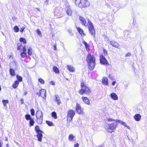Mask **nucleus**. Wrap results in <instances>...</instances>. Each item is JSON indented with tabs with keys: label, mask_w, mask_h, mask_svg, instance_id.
<instances>
[{
	"label": "nucleus",
	"mask_w": 147,
	"mask_h": 147,
	"mask_svg": "<svg viewBox=\"0 0 147 147\" xmlns=\"http://www.w3.org/2000/svg\"><path fill=\"white\" fill-rule=\"evenodd\" d=\"M80 89L78 91L80 95L84 94L89 95L91 93V90L90 87L86 84V81H82L80 82Z\"/></svg>",
	"instance_id": "1"
},
{
	"label": "nucleus",
	"mask_w": 147,
	"mask_h": 147,
	"mask_svg": "<svg viewBox=\"0 0 147 147\" xmlns=\"http://www.w3.org/2000/svg\"><path fill=\"white\" fill-rule=\"evenodd\" d=\"M107 120H108V121L110 122H111L112 121H115V119H111V118H108L107 119Z\"/></svg>",
	"instance_id": "44"
},
{
	"label": "nucleus",
	"mask_w": 147,
	"mask_h": 147,
	"mask_svg": "<svg viewBox=\"0 0 147 147\" xmlns=\"http://www.w3.org/2000/svg\"><path fill=\"white\" fill-rule=\"evenodd\" d=\"M141 116L139 114H136L134 116V119L136 121H139L141 119Z\"/></svg>",
	"instance_id": "21"
},
{
	"label": "nucleus",
	"mask_w": 147,
	"mask_h": 147,
	"mask_svg": "<svg viewBox=\"0 0 147 147\" xmlns=\"http://www.w3.org/2000/svg\"><path fill=\"white\" fill-rule=\"evenodd\" d=\"M79 20L82 26H87L88 25L86 19L82 16H80L79 17Z\"/></svg>",
	"instance_id": "12"
},
{
	"label": "nucleus",
	"mask_w": 147,
	"mask_h": 147,
	"mask_svg": "<svg viewBox=\"0 0 147 147\" xmlns=\"http://www.w3.org/2000/svg\"><path fill=\"white\" fill-rule=\"evenodd\" d=\"M75 3L80 8H86L90 5V3L88 0H75Z\"/></svg>",
	"instance_id": "3"
},
{
	"label": "nucleus",
	"mask_w": 147,
	"mask_h": 147,
	"mask_svg": "<svg viewBox=\"0 0 147 147\" xmlns=\"http://www.w3.org/2000/svg\"><path fill=\"white\" fill-rule=\"evenodd\" d=\"M28 120H30L29 123L30 126H31L34 125L35 123L34 121L31 117L30 115L28 114Z\"/></svg>",
	"instance_id": "20"
},
{
	"label": "nucleus",
	"mask_w": 147,
	"mask_h": 147,
	"mask_svg": "<svg viewBox=\"0 0 147 147\" xmlns=\"http://www.w3.org/2000/svg\"><path fill=\"white\" fill-rule=\"evenodd\" d=\"M111 98L114 100H117L118 99V97L116 94L114 93H112L110 94Z\"/></svg>",
	"instance_id": "23"
},
{
	"label": "nucleus",
	"mask_w": 147,
	"mask_h": 147,
	"mask_svg": "<svg viewBox=\"0 0 147 147\" xmlns=\"http://www.w3.org/2000/svg\"><path fill=\"white\" fill-rule=\"evenodd\" d=\"M105 36L106 37H107V38H108L106 36Z\"/></svg>",
	"instance_id": "57"
},
{
	"label": "nucleus",
	"mask_w": 147,
	"mask_h": 147,
	"mask_svg": "<svg viewBox=\"0 0 147 147\" xmlns=\"http://www.w3.org/2000/svg\"><path fill=\"white\" fill-rule=\"evenodd\" d=\"M36 9H37L38 10H39V11H40V10H39V8H36Z\"/></svg>",
	"instance_id": "56"
},
{
	"label": "nucleus",
	"mask_w": 147,
	"mask_h": 147,
	"mask_svg": "<svg viewBox=\"0 0 147 147\" xmlns=\"http://www.w3.org/2000/svg\"><path fill=\"white\" fill-rule=\"evenodd\" d=\"M51 116L55 119H57V114L55 112H53L52 113Z\"/></svg>",
	"instance_id": "32"
},
{
	"label": "nucleus",
	"mask_w": 147,
	"mask_h": 147,
	"mask_svg": "<svg viewBox=\"0 0 147 147\" xmlns=\"http://www.w3.org/2000/svg\"><path fill=\"white\" fill-rule=\"evenodd\" d=\"M36 122L39 124H41L42 122L43 114L41 111H37L36 114Z\"/></svg>",
	"instance_id": "7"
},
{
	"label": "nucleus",
	"mask_w": 147,
	"mask_h": 147,
	"mask_svg": "<svg viewBox=\"0 0 147 147\" xmlns=\"http://www.w3.org/2000/svg\"><path fill=\"white\" fill-rule=\"evenodd\" d=\"M79 146V144L78 143H76L74 144V147H78Z\"/></svg>",
	"instance_id": "48"
},
{
	"label": "nucleus",
	"mask_w": 147,
	"mask_h": 147,
	"mask_svg": "<svg viewBox=\"0 0 147 147\" xmlns=\"http://www.w3.org/2000/svg\"><path fill=\"white\" fill-rule=\"evenodd\" d=\"M6 146L7 147H9V144H6Z\"/></svg>",
	"instance_id": "55"
},
{
	"label": "nucleus",
	"mask_w": 147,
	"mask_h": 147,
	"mask_svg": "<svg viewBox=\"0 0 147 147\" xmlns=\"http://www.w3.org/2000/svg\"><path fill=\"white\" fill-rule=\"evenodd\" d=\"M117 125L118 124L116 122L107 124L105 126V128L108 133H112L115 130Z\"/></svg>",
	"instance_id": "4"
},
{
	"label": "nucleus",
	"mask_w": 147,
	"mask_h": 147,
	"mask_svg": "<svg viewBox=\"0 0 147 147\" xmlns=\"http://www.w3.org/2000/svg\"><path fill=\"white\" fill-rule=\"evenodd\" d=\"M131 54L129 52L127 53L125 55V57H129L131 56Z\"/></svg>",
	"instance_id": "45"
},
{
	"label": "nucleus",
	"mask_w": 147,
	"mask_h": 147,
	"mask_svg": "<svg viewBox=\"0 0 147 147\" xmlns=\"http://www.w3.org/2000/svg\"><path fill=\"white\" fill-rule=\"evenodd\" d=\"M26 119L27 120H28V115H25Z\"/></svg>",
	"instance_id": "52"
},
{
	"label": "nucleus",
	"mask_w": 147,
	"mask_h": 147,
	"mask_svg": "<svg viewBox=\"0 0 147 147\" xmlns=\"http://www.w3.org/2000/svg\"><path fill=\"white\" fill-rule=\"evenodd\" d=\"M82 99L85 104L88 105H90V100L88 97L85 96H82Z\"/></svg>",
	"instance_id": "16"
},
{
	"label": "nucleus",
	"mask_w": 147,
	"mask_h": 147,
	"mask_svg": "<svg viewBox=\"0 0 147 147\" xmlns=\"http://www.w3.org/2000/svg\"><path fill=\"white\" fill-rule=\"evenodd\" d=\"M19 84V82L18 81H16L15 82L14 84H13V88H16L18 85Z\"/></svg>",
	"instance_id": "29"
},
{
	"label": "nucleus",
	"mask_w": 147,
	"mask_h": 147,
	"mask_svg": "<svg viewBox=\"0 0 147 147\" xmlns=\"http://www.w3.org/2000/svg\"><path fill=\"white\" fill-rule=\"evenodd\" d=\"M103 51L104 56H106L108 55L107 51L105 49H103Z\"/></svg>",
	"instance_id": "40"
},
{
	"label": "nucleus",
	"mask_w": 147,
	"mask_h": 147,
	"mask_svg": "<svg viewBox=\"0 0 147 147\" xmlns=\"http://www.w3.org/2000/svg\"><path fill=\"white\" fill-rule=\"evenodd\" d=\"M65 10L67 14L69 16H71L72 14V11L70 7V6L68 4L65 5Z\"/></svg>",
	"instance_id": "11"
},
{
	"label": "nucleus",
	"mask_w": 147,
	"mask_h": 147,
	"mask_svg": "<svg viewBox=\"0 0 147 147\" xmlns=\"http://www.w3.org/2000/svg\"><path fill=\"white\" fill-rule=\"evenodd\" d=\"M32 50L30 48L28 49V55H31L32 54Z\"/></svg>",
	"instance_id": "41"
},
{
	"label": "nucleus",
	"mask_w": 147,
	"mask_h": 147,
	"mask_svg": "<svg viewBox=\"0 0 147 147\" xmlns=\"http://www.w3.org/2000/svg\"><path fill=\"white\" fill-rule=\"evenodd\" d=\"M14 69H10V74L12 76H15V75Z\"/></svg>",
	"instance_id": "34"
},
{
	"label": "nucleus",
	"mask_w": 147,
	"mask_h": 147,
	"mask_svg": "<svg viewBox=\"0 0 147 147\" xmlns=\"http://www.w3.org/2000/svg\"><path fill=\"white\" fill-rule=\"evenodd\" d=\"M26 48H25L24 47V48L23 52L21 54V55L23 57H24L26 56Z\"/></svg>",
	"instance_id": "31"
},
{
	"label": "nucleus",
	"mask_w": 147,
	"mask_h": 147,
	"mask_svg": "<svg viewBox=\"0 0 147 147\" xmlns=\"http://www.w3.org/2000/svg\"><path fill=\"white\" fill-rule=\"evenodd\" d=\"M36 94L39 96H41L45 100L46 98V91L45 89H41L40 90L39 92H36Z\"/></svg>",
	"instance_id": "9"
},
{
	"label": "nucleus",
	"mask_w": 147,
	"mask_h": 147,
	"mask_svg": "<svg viewBox=\"0 0 147 147\" xmlns=\"http://www.w3.org/2000/svg\"><path fill=\"white\" fill-rule=\"evenodd\" d=\"M109 78L111 79L112 80H113V78L112 77H111V75L110 74H109Z\"/></svg>",
	"instance_id": "49"
},
{
	"label": "nucleus",
	"mask_w": 147,
	"mask_h": 147,
	"mask_svg": "<svg viewBox=\"0 0 147 147\" xmlns=\"http://www.w3.org/2000/svg\"><path fill=\"white\" fill-rule=\"evenodd\" d=\"M53 47H54V50H56V49H57V47H56V45H54L53 46Z\"/></svg>",
	"instance_id": "50"
},
{
	"label": "nucleus",
	"mask_w": 147,
	"mask_h": 147,
	"mask_svg": "<svg viewBox=\"0 0 147 147\" xmlns=\"http://www.w3.org/2000/svg\"><path fill=\"white\" fill-rule=\"evenodd\" d=\"M45 3H47V4H48V0H46V1H45Z\"/></svg>",
	"instance_id": "53"
},
{
	"label": "nucleus",
	"mask_w": 147,
	"mask_h": 147,
	"mask_svg": "<svg viewBox=\"0 0 147 147\" xmlns=\"http://www.w3.org/2000/svg\"><path fill=\"white\" fill-rule=\"evenodd\" d=\"M116 83V82L115 81H113L112 82V84L113 86H114L115 85V83Z\"/></svg>",
	"instance_id": "51"
},
{
	"label": "nucleus",
	"mask_w": 147,
	"mask_h": 147,
	"mask_svg": "<svg viewBox=\"0 0 147 147\" xmlns=\"http://www.w3.org/2000/svg\"><path fill=\"white\" fill-rule=\"evenodd\" d=\"M38 81L41 84H44L45 83L44 80L42 78H39L38 80Z\"/></svg>",
	"instance_id": "37"
},
{
	"label": "nucleus",
	"mask_w": 147,
	"mask_h": 147,
	"mask_svg": "<svg viewBox=\"0 0 147 147\" xmlns=\"http://www.w3.org/2000/svg\"><path fill=\"white\" fill-rule=\"evenodd\" d=\"M102 84L108 86L109 85V83L108 81V79L107 77H104L102 79Z\"/></svg>",
	"instance_id": "19"
},
{
	"label": "nucleus",
	"mask_w": 147,
	"mask_h": 147,
	"mask_svg": "<svg viewBox=\"0 0 147 147\" xmlns=\"http://www.w3.org/2000/svg\"><path fill=\"white\" fill-rule=\"evenodd\" d=\"M67 69L70 72H74L75 70V68L72 65H67Z\"/></svg>",
	"instance_id": "22"
},
{
	"label": "nucleus",
	"mask_w": 147,
	"mask_h": 147,
	"mask_svg": "<svg viewBox=\"0 0 147 147\" xmlns=\"http://www.w3.org/2000/svg\"><path fill=\"white\" fill-rule=\"evenodd\" d=\"M82 43L85 45V48L86 51L88 52H89L90 51V45L86 42L84 40L82 41Z\"/></svg>",
	"instance_id": "18"
},
{
	"label": "nucleus",
	"mask_w": 147,
	"mask_h": 147,
	"mask_svg": "<svg viewBox=\"0 0 147 147\" xmlns=\"http://www.w3.org/2000/svg\"><path fill=\"white\" fill-rule=\"evenodd\" d=\"M87 20L88 23L87 27L89 32L91 36L95 37L96 31L93 25L89 19L87 18Z\"/></svg>",
	"instance_id": "5"
},
{
	"label": "nucleus",
	"mask_w": 147,
	"mask_h": 147,
	"mask_svg": "<svg viewBox=\"0 0 147 147\" xmlns=\"http://www.w3.org/2000/svg\"><path fill=\"white\" fill-rule=\"evenodd\" d=\"M76 29L79 34L82 36H86V34L83 30L80 27H76Z\"/></svg>",
	"instance_id": "13"
},
{
	"label": "nucleus",
	"mask_w": 147,
	"mask_h": 147,
	"mask_svg": "<svg viewBox=\"0 0 147 147\" xmlns=\"http://www.w3.org/2000/svg\"><path fill=\"white\" fill-rule=\"evenodd\" d=\"M75 113L74 110L70 109L67 111V121L68 123L71 122L74 116L75 115Z\"/></svg>",
	"instance_id": "6"
},
{
	"label": "nucleus",
	"mask_w": 147,
	"mask_h": 147,
	"mask_svg": "<svg viewBox=\"0 0 147 147\" xmlns=\"http://www.w3.org/2000/svg\"><path fill=\"white\" fill-rule=\"evenodd\" d=\"M5 140L6 141H7L8 140V138H7V137H5Z\"/></svg>",
	"instance_id": "54"
},
{
	"label": "nucleus",
	"mask_w": 147,
	"mask_h": 147,
	"mask_svg": "<svg viewBox=\"0 0 147 147\" xmlns=\"http://www.w3.org/2000/svg\"><path fill=\"white\" fill-rule=\"evenodd\" d=\"M55 101L57 102L58 105H59L61 103V102L59 98V96L57 95L55 96Z\"/></svg>",
	"instance_id": "26"
},
{
	"label": "nucleus",
	"mask_w": 147,
	"mask_h": 147,
	"mask_svg": "<svg viewBox=\"0 0 147 147\" xmlns=\"http://www.w3.org/2000/svg\"><path fill=\"white\" fill-rule=\"evenodd\" d=\"M17 78L21 82L22 80V78L20 76L17 75L16 76Z\"/></svg>",
	"instance_id": "43"
},
{
	"label": "nucleus",
	"mask_w": 147,
	"mask_h": 147,
	"mask_svg": "<svg viewBox=\"0 0 147 147\" xmlns=\"http://www.w3.org/2000/svg\"><path fill=\"white\" fill-rule=\"evenodd\" d=\"M27 94V93H25V94L26 95Z\"/></svg>",
	"instance_id": "58"
},
{
	"label": "nucleus",
	"mask_w": 147,
	"mask_h": 147,
	"mask_svg": "<svg viewBox=\"0 0 147 147\" xmlns=\"http://www.w3.org/2000/svg\"><path fill=\"white\" fill-rule=\"evenodd\" d=\"M35 130L36 133L38 132H41L42 131L40 130V128L39 126L36 125L35 126Z\"/></svg>",
	"instance_id": "28"
},
{
	"label": "nucleus",
	"mask_w": 147,
	"mask_h": 147,
	"mask_svg": "<svg viewBox=\"0 0 147 147\" xmlns=\"http://www.w3.org/2000/svg\"><path fill=\"white\" fill-rule=\"evenodd\" d=\"M2 102L4 106H5L7 104L8 102V101L7 100H3L2 101Z\"/></svg>",
	"instance_id": "36"
},
{
	"label": "nucleus",
	"mask_w": 147,
	"mask_h": 147,
	"mask_svg": "<svg viewBox=\"0 0 147 147\" xmlns=\"http://www.w3.org/2000/svg\"><path fill=\"white\" fill-rule=\"evenodd\" d=\"M76 110L77 113L79 115H82L84 114V109L81 105L77 102L76 103Z\"/></svg>",
	"instance_id": "8"
},
{
	"label": "nucleus",
	"mask_w": 147,
	"mask_h": 147,
	"mask_svg": "<svg viewBox=\"0 0 147 147\" xmlns=\"http://www.w3.org/2000/svg\"><path fill=\"white\" fill-rule=\"evenodd\" d=\"M13 29L14 30V31L16 32H18L19 31V29L17 26H15L13 28Z\"/></svg>",
	"instance_id": "33"
},
{
	"label": "nucleus",
	"mask_w": 147,
	"mask_h": 147,
	"mask_svg": "<svg viewBox=\"0 0 147 147\" xmlns=\"http://www.w3.org/2000/svg\"><path fill=\"white\" fill-rule=\"evenodd\" d=\"M105 56L102 54L99 56V60L100 63L102 65H109V64L105 58Z\"/></svg>",
	"instance_id": "10"
},
{
	"label": "nucleus",
	"mask_w": 147,
	"mask_h": 147,
	"mask_svg": "<svg viewBox=\"0 0 147 147\" xmlns=\"http://www.w3.org/2000/svg\"><path fill=\"white\" fill-rule=\"evenodd\" d=\"M20 42H23V43L25 44L26 43V40L25 38H20Z\"/></svg>",
	"instance_id": "35"
},
{
	"label": "nucleus",
	"mask_w": 147,
	"mask_h": 147,
	"mask_svg": "<svg viewBox=\"0 0 147 147\" xmlns=\"http://www.w3.org/2000/svg\"><path fill=\"white\" fill-rule=\"evenodd\" d=\"M86 61L88 64V68L90 70L94 69L96 63V58L94 56L92 55L90 53H88L86 58Z\"/></svg>",
	"instance_id": "2"
},
{
	"label": "nucleus",
	"mask_w": 147,
	"mask_h": 147,
	"mask_svg": "<svg viewBox=\"0 0 147 147\" xmlns=\"http://www.w3.org/2000/svg\"><path fill=\"white\" fill-rule=\"evenodd\" d=\"M30 113L32 116H34L35 115V111L33 109H32L30 110Z\"/></svg>",
	"instance_id": "39"
},
{
	"label": "nucleus",
	"mask_w": 147,
	"mask_h": 147,
	"mask_svg": "<svg viewBox=\"0 0 147 147\" xmlns=\"http://www.w3.org/2000/svg\"><path fill=\"white\" fill-rule=\"evenodd\" d=\"M46 122L49 126H52L54 125V123L52 121H46Z\"/></svg>",
	"instance_id": "30"
},
{
	"label": "nucleus",
	"mask_w": 147,
	"mask_h": 147,
	"mask_svg": "<svg viewBox=\"0 0 147 147\" xmlns=\"http://www.w3.org/2000/svg\"><path fill=\"white\" fill-rule=\"evenodd\" d=\"M53 71L56 74H59L60 73V71L58 67L56 66H54L53 67Z\"/></svg>",
	"instance_id": "24"
},
{
	"label": "nucleus",
	"mask_w": 147,
	"mask_h": 147,
	"mask_svg": "<svg viewBox=\"0 0 147 147\" xmlns=\"http://www.w3.org/2000/svg\"><path fill=\"white\" fill-rule=\"evenodd\" d=\"M43 133V131L37 133V134L36 135V137L38 140L39 142H41L42 141V139L43 137L42 134Z\"/></svg>",
	"instance_id": "14"
},
{
	"label": "nucleus",
	"mask_w": 147,
	"mask_h": 147,
	"mask_svg": "<svg viewBox=\"0 0 147 147\" xmlns=\"http://www.w3.org/2000/svg\"><path fill=\"white\" fill-rule=\"evenodd\" d=\"M10 69H12L16 70L17 69L18 65L17 63L15 61L11 62L10 64Z\"/></svg>",
	"instance_id": "15"
},
{
	"label": "nucleus",
	"mask_w": 147,
	"mask_h": 147,
	"mask_svg": "<svg viewBox=\"0 0 147 147\" xmlns=\"http://www.w3.org/2000/svg\"><path fill=\"white\" fill-rule=\"evenodd\" d=\"M121 123L125 127H127L128 129H129L130 127L129 126H127L126 125V124H125V123L123 121H121Z\"/></svg>",
	"instance_id": "42"
},
{
	"label": "nucleus",
	"mask_w": 147,
	"mask_h": 147,
	"mask_svg": "<svg viewBox=\"0 0 147 147\" xmlns=\"http://www.w3.org/2000/svg\"><path fill=\"white\" fill-rule=\"evenodd\" d=\"M50 84L53 86H54L55 84V83L53 81H51L50 82Z\"/></svg>",
	"instance_id": "47"
},
{
	"label": "nucleus",
	"mask_w": 147,
	"mask_h": 147,
	"mask_svg": "<svg viewBox=\"0 0 147 147\" xmlns=\"http://www.w3.org/2000/svg\"><path fill=\"white\" fill-rule=\"evenodd\" d=\"M25 29V27H22L20 30V32H22L24 31V29Z\"/></svg>",
	"instance_id": "46"
},
{
	"label": "nucleus",
	"mask_w": 147,
	"mask_h": 147,
	"mask_svg": "<svg viewBox=\"0 0 147 147\" xmlns=\"http://www.w3.org/2000/svg\"><path fill=\"white\" fill-rule=\"evenodd\" d=\"M75 138V136L72 134H69V136L68 139L70 141H71L74 140Z\"/></svg>",
	"instance_id": "27"
},
{
	"label": "nucleus",
	"mask_w": 147,
	"mask_h": 147,
	"mask_svg": "<svg viewBox=\"0 0 147 147\" xmlns=\"http://www.w3.org/2000/svg\"><path fill=\"white\" fill-rule=\"evenodd\" d=\"M36 32H37L38 34L40 36H42V33L41 31L39 29H37L36 30Z\"/></svg>",
	"instance_id": "38"
},
{
	"label": "nucleus",
	"mask_w": 147,
	"mask_h": 147,
	"mask_svg": "<svg viewBox=\"0 0 147 147\" xmlns=\"http://www.w3.org/2000/svg\"><path fill=\"white\" fill-rule=\"evenodd\" d=\"M110 44L113 47L117 48H119V47L120 46L119 44L118 43L113 40L110 41Z\"/></svg>",
	"instance_id": "17"
},
{
	"label": "nucleus",
	"mask_w": 147,
	"mask_h": 147,
	"mask_svg": "<svg viewBox=\"0 0 147 147\" xmlns=\"http://www.w3.org/2000/svg\"><path fill=\"white\" fill-rule=\"evenodd\" d=\"M17 49L18 50H22L23 49H24V48H25V46L24 47L23 46H22V44L21 43H19L17 44Z\"/></svg>",
	"instance_id": "25"
}]
</instances>
